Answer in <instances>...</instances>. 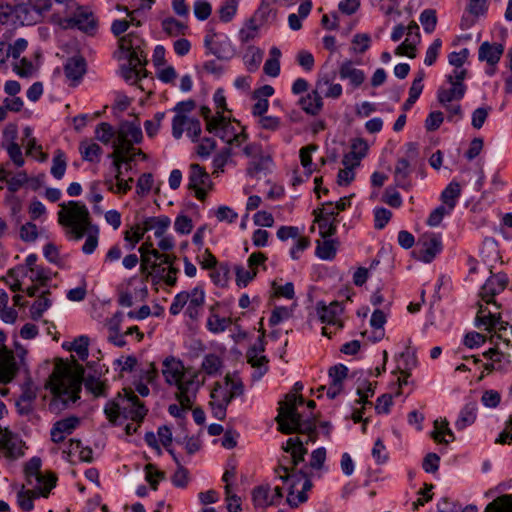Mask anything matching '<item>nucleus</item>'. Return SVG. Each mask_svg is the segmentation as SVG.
Instances as JSON below:
<instances>
[{
	"instance_id": "obj_1",
	"label": "nucleus",
	"mask_w": 512,
	"mask_h": 512,
	"mask_svg": "<svg viewBox=\"0 0 512 512\" xmlns=\"http://www.w3.org/2000/svg\"><path fill=\"white\" fill-rule=\"evenodd\" d=\"M84 367L74 362L73 366L59 359L46 380L44 387L52 394L49 410L59 413L80 398L82 384L94 396H105L106 385L94 376L84 377Z\"/></svg>"
},
{
	"instance_id": "obj_2",
	"label": "nucleus",
	"mask_w": 512,
	"mask_h": 512,
	"mask_svg": "<svg viewBox=\"0 0 512 512\" xmlns=\"http://www.w3.org/2000/svg\"><path fill=\"white\" fill-rule=\"evenodd\" d=\"M61 210L58 211V223L61 226L68 227L69 232L75 240H80L86 233H89L82 246L84 254H92L98 245V227L92 224L90 213L85 204L79 201H69L60 204Z\"/></svg>"
},
{
	"instance_id": "obj_3",
	"label": "nucleus",
	"mask_w": 512,
	"mask_h": 512,
	"mask_svg": "<svg viewBox=\"0 0 512 512\" xmlns=\"http://www.w3.org/2000/svg\"><path fill=\"white\" fill-rule=\"evenodd\" d=\"M304 398L301 395L287 394L285 401L280 402L278 415L275 420L278 430L286 435L298 433L306 434L304 444L314 443L318 439L317 420L318 415L311 413L307 418L298 412V406L303 405Z\"/></svg>"
},
{
	"instance_id": "obj_4",
	"label": "nucleus",
	"mask_w": 512,
	"mask_h": 512,
	"mask_svg": "<svg viewBox=\"0 0 512 512\" xmlns=\"http://www.w3.org/2000/svg\"><path fill=\"white\" fill-rule=\"evenodd\" d=\"M304 398L301 395L287 394L285 401L280 402L278 415L275 420L278 430L286 435L298 433L306 434L304 444L314 443L318 439L317 420L318 415L311 413L307 418L298 412V406L303 405Z\"/></svg>"
},
{
	"instance_id": "obj_5",
	"label": "nucleus",
	"mask_w": 512,
	"mask_h": 512,
	"mask_svg": "<svg viewBox=\"0 0 512 512\" xmlns=\"http://www.w3.org/2000/svg\"><path fill=\"white\" fill-rule=\"evenodd\" d=\"M183 362L173 356L167 357L163 361L162 374L166 383L175 385L178 391L175 398L178 402L185 403V407H189L190 399L187 397V390L197 388L200 389L201 383L198 381V372H194L189 377L185 374Z\"/></svg>"
},
{
	"instance_id": "obj_6",
	"label": "nucleus",
	"mask_w": 512,
	"mask_h": 512,
	"mask_svg": "<svg viewBox=\"0 0 512 512\" xmlns=\"http://www.w3.org/2000/svg\"><path fill=\"white\" fill-rule=\"evenodd\" d=\"M275 475L287 485V503L291 507H297L307 500L306 492L311 489L312 482L305 468L290 469L288 466L279 464L274 469Z\"/></svg>"
},
{
	"instance_id": "obj_7",
	"label": "nucleus",
	"mask_w": 512,
	"mask_h": 512,
	"mask_svg": "<svg viewBox=\"0 0 512 512\" xmlns=\"http://www.w3.org/2000/svg\"><path fill=\"white\" fill-rule=\"evenodd\" d=\"M143 140V133L137 121H123L118 130L116 140L112 147L118 157L122 158L124 164L129 165L135 161L134 144H140Z\"/></svg>"
},
{
	"instance_id": "obj_8",
	"label": "nucleus",
	"mask_w": 512,
	"mask_h": 512,
	"mask_svg": "<svg viewBox=\"0 0 512 512\" xmlns=\"http://www.w3.org/2000/svg\"><path fill=\"white\" fill-rule=\"evenodd\" d=\"M124 391L126 395L125 406L120 407L117 402L109 401L104 408V413L107 419L113 425L118 424V419L121 415L124 419L130 418L135 422H141L148 412V409L145 407L144 403L139 400L133 391Z\"/></svg>"
},
{
	"instance_id": "obj_9",
	"label": "nucleus",
	"mask_w": 512,
	"mask_h": 512,
	"mask_svg": "<svg viewBox=\"0 0 512 512\" xmlns=\"http://www.w3.org/2000/svg\"><path fill=\"white\" fill-rule=\"evenodd\" d=\"M15 347L18 351V360L11 350L6 347L0 348V383L2 384L10 383L20 370H24L26 374L29 373L25 362L27 351L17 342Z\"/></svg>"
},
{
	"instance_id": "obj_10",
	"label": "nucleus",
	"mask_w": 512,
	"mask_h": 512,
	"mask_svg": "<svg viewBox=\"0 0 512 512\" xmlns=\"http://www.w3.org/2000/svg\"><path fill=\"white\" fill-rule=\"evenodd\" d=\"M419 151L413 142L406 144V152L399 157L394 168V183L398 188L409 190L412 187L411 174L418 163Z\"/></svg>"
},
{
	"instance_id": "obj_11",
	"label": "nucleus",
	"mask_w": 512,
	"mask_h": 512,
	"mask_svg": "<svg viewBox=\"0 0 512 512\" xmlns=\"http://www.w3.org/2000/svg\"><path fill=\"white\" fill-rule=\"evenodd\" d=\"M41 459L39 457L31 458L25 465V476L29 485H32L35 481L38 487L43 488L41 490V496L48 497L52 488L55 487L57 478L54 474L43 475L41 469Z\"/></svg>"
},
{
	"instance_id": "obj_12",
	"label": "nucleus",
	"mask_w": 512,
	"mask_h": 512,
	"mask_svg": "<svg viewBox=\"0 0 512 512\" xmlns=\"http://www.w3.org/2000/svg\"><path fill=\"white\" fill-rule=\"evenodd\" d=\"M265 332L263 331L261 336L258 337L257 342L251 346L247 353V362L255 368L252 373V379L254 381L260 380L268 371V358L262 353L265 351Z\"/></svg>"
},
{
	"instance_id": "obj_13",
	"label": "nucleus",
	"mask_w": 512,
	"mask_h": 512,
	"mask_svg": "<svg viewBox=\"0 0 512 512\" xmlns=\"http://www.w3.org/2000/svg\"><path fill=\"white\" fill-rule=\"evenodd\" d=\"M204 46L218 59L229 60L235 54L231 41L226 35H218L213 29H209L205 38Z\"/></svg>"
},
{
	"instance_id": "obj_14",
	"label": "nucleus",
	"mask_w": 512,
	"mask_h": 512,
	"mask_svg": "<svg viewBox=\"0 0 512 512\" xmlns=\"http://www.w3.org/2000/svg\"><path fill=\"white\" fill-rule=\"evenodd\" d=\"M21 393L15 401L17 413L29 416L34 411V403L38 394V386L33 382L30 374H26L24 382L20 385Z\"/></svg>"
},
{
	"instance_id": "obj_15",
	"label": "nucleus",
	"mask_w": 512,
	"mask_h": 512,
	"mask_svg": "<svg viewBox=\"0 0 512 512\" xmlns=\"http://www.w3.org/2000/svg\"><path fill=\"white\" fill-rule=\"evenodd\" d=\"M508 283L509 278L506 273H492L481 286L479 296L487 304H494L500 307L494 298L506 289Z\"/></svg>"
},
{
	"instance_id": "obj_16",
	"label": "nucleus",
	"mask_w": 512,
	"mask_h": 512,
	"mask_svg": "<svg viewBox=\"0 0 512 512\" xmlns=\"http://www.w3.org/2000/svg\"><path fill=\"white\" fill-rule=\"evenodd\" d=\"M315 309L321 323L336 326V330L343 328L344 324L339 317L343 313L344 307L340 302L332 301L326 305L324 301H319Z\"/></svg>"
},
{
	"instance_id": "obj_17",
	"label": "nucleus",
	"mask_w": 512,
	"mask_h": 512,
	"mask_svg": "<svg viewBox=\"0 0 512 512\" xmlns=\"http://www.w3.org/2000/svg\"><path fill=\"white\" fill-rule=\"evenodd\" d=\"M476 326L484 327L488 332L498 331V338H502L501 333L506 331L509 323L503 321L500 314L491 313L483 305H479V309L476 315Z\"/></svg>"
},
{
	"instance_id": "obj_18",
	"label": "nucleus",
	"mask_w": 512,
	"mask_h": 512,
	"mask_svg": "<svg viewBox=\"0 0 512 512\" xmlns=\"http://www.w3.org/2000/svg\"><path fill=\"white\" fill-rule=\"evenodd\" d=\"M442 251L441 237L435 234L424 235L419 240L418 249L415 252L417 259L430 263Z\"/></svg>"
},
{
	"instance_id": "obj_19",
	"label": "nucleus",
	"mask_w": 512,
	"mask_h": 512,
	"mask_svg": "<svg viewBox=\"0 0 512 512\" xmlns=\"http://www.w3.org/2000/svg\"><path fill=\"white\" fill-rule=\"evenodd\" d=\"M64 74L71 86H77L87 71V62L81 55L72 56L64 64Z\"/></svg>"
},
{
	"instance_id": "obj_20",
	"label": "nucleus",
	"mask_w": 512,
	"mask_h": 512,
	"mask_svg": "<svg viewBox=\"0 0 512 512\" xmlns=\"http://www.w3.org/2000/svg\"><path fill=\"white\" fill-rule=\"evenodd\" d=\"M80 425V418L77 416H69L56 421L51 430V441L54 443H61L65 440L66 436L71 435Z\"/></svg>"
},
{
	"instance_id": "obj_21",
	"label": "nucleus",
	"mask_w": 512,
	"mask_h": 512,
	"mask_svg": "<svg viewBox=\"0 0 512 512\" xmlns=\"http://www.w3.org/2000/svg\"><path fill=\"white\" fill-rule=\"evenodd\" d=\"M207 130L228 144L236 132L230 119L226 118L221 112H217L213 120L209 121Z\"/></svg>"
},
{
	"instance_id": "obj_22",
	"label": "nucleus",
	"mask_w": 512,
	"mask_h": 512,
	"mask_svg": "<svg viewBox=\"0 0 512 512\" xmlns=\"http://www.w3.org/2000/svg\"><path fill=\"white\" fill-rule=\"evenodd\" d=\"M75 7L76 21H79L76 28L87 35L93 36L98 29L97 19L88 8L79 5Z\"/></svg>"
},
{
	"instance_id": "obj_23",
	"label": "nucleus",
	"mask_w": 512,
	"mask_h": 512,
	"mask_svg": "<svg viewBox=\"0 0 512 512\" xmlns=\"http://www.w3.org/2000/svg\"><path fill=\"white\" fill-rule=\"evenodd\" d=\"M283 450L291 454L289 462L291 464L290 469H297V466L304 462L305 455L307 454V448L304 446V442L299 437H291L287 440L286 446Z\"/></svg>"
},
{
	"instance_id": "obj_24",
	"label": "nucleus",
	"mask_w": 512,
	"mask_h": 512,
	"mask_svg": "<svg viewBox=\"0 0 512 512\" xmlns=\"http://www.w3.org/2000/svg\"><path fill=\"white\" fill-rule=\"evenodd\" d=\"M14 16L21 25H34L41 21L42 16L32 6L28 5V0L14 6Z\"/></svg>"
},
{
	"instance_id": "obj_25",
	"label": "nucleus",
	"mask_w": 512,
	"mask_h": 512,
	"mask_svg": "<svg viewBox=\"0 0 512 512\" xmlns=\"http://www.w3.org/2000/svg\"><path fill=\"white\" fill-rule=\"evenodd\" d=\"M188 296L189 300L186 304L185 313L190 319L196 320L200 316L205 303V292L201 287L196 286L191 292H188Z\"/></svg>"
},
{
	"instance_id": "obj_26",
	"label": "nucleus",
	"mask_w": 512,
	"mask_h": 512,
	"mask_svg": "<svg viewBox=\"0 0 512 512\" xmlns=\"http://www.w3.org/2000/svg\"><path fill=\"white\" fill-rule=\"evenodd\" d=\"M504 52V46L499 43L483 42L478 51L480 61H486L489 65L495 66Z\"/></svg>"
},
{
	"instance_id": "obj_27",
	"label": "nucleus",
	"mask_w": 512,
	"mask_h": 512,
	"mask_svg": "<svg viewBox=\"0 0 512 512\" xmlns=\"http://www.w3.org/2000/svg\"><path fill=\"white\" fill-rule=\"evenodd\" d=\"M188 189L207 186L208 189L212 188L210 175L199 164L193 163L190 165L188 177Z\"/></svg>"
},
{
	"instance_id": "obj_28",
	"label": "nucleus",
	"mask_w": 512,
	"mask_h": 512,
	"mask_svg": "<svg viewBox=\"0 0 512 512\" xmlns=\"http://www.w3.org/2000/svg\"><path fill=\"white\" fill-rule=\"evenodd\" d=\"M339 76L342 80L348 79L354 88L359 87L365 81V73L355 68L351 60H346L340 65Z\"/></svg>"
},
{
	"instance_id": "obj_29",
	"label": "nucleus",
	"mask_w": 512,
	"mask_h": 512,
	"mask_svg": "<svg viewBox=\"0 0 512 512\" xmlns=\"http://www.w3.org/2000/svg\"><path fill=\"white\" fill-rule=\"evenodd\" d=\"M478 406L475 401L467 402L461 409L458 419L455 422L457 430H464L465 428L474 424L477 419Z\"/></svg>"
},
{
	"instance_id": "obj_30",
	"label": "nucleus",
	"mask_w": 512,
	"mask_h": 512,
	"mask_svg": "<svg viewBox=\"0 0 512 512\" xmlns=\"http://www.w3.org/2000/svg\"><path fill=\"white\" fill-rule=\"evenodd\" d=\"M170 224L171 220L168 216L160 215L156 217H147L143 221L142 227L145 233L150 230H154L155 237L159 238L165 234Z\"/></svg>"
},
{
	"instance_id": "obj_31",
	"label": "nucleus",
	"mask_w": 512,
	"mask_h": 512,
	"mask_svg": "<svg viewBox=\"0 0 512 512\" xmlns=\"http://www.w3.org/2000/svg\"><path fill=\"white\" fill-rule=\"evenodd\" d=\"M299 105L309 115L316 116L323 107V100L320 93L315 89L306 96L299 99Z\"/></svg>"
},
{
	"instance_id": "obj_32",
	"label": "nucleus",
	"mask_w": 512,
	"mask_h": 512,
	"mask_svg": "<svg viewBox=\"0 0 512 512\" xmlns=\"http://www.w3.org/2000/svg\"><path fill=\"white\" fill-rule=\"evenodd\" d=\"M351 151L346 153L342 159V164L351 168L359 166L361 159L366 155L367 145L362 140H357L352 144Z\"/></svg>"
},
{
	"instance_id": "obj_33",
	"label": "nucleus",
	"mask_w": 512,
	"mask_h": 512,
	"mask_svg": "<svg viewBox=\"0 0 512 512\" xmlns=\"http://www.w3.org/2000/svg\"><path fill=\"white\" fill-rule=\"evenodd\" d=\"M252 501L256 508H267L274 506L272 494H270V485L263 484L253 488Z\"/></svg>"
},
{
	"instance_id": "obj_34",
	"label": "nucleus",
	"mask_w": 512,
	"mask_h": 512,
	"mask_svg": "<svg viewBox=\"0 0 512 512\" xmlns=\"http://www.w3.org/2000/svg\"><path fill=\"white\" fill-rule=\"evenodd\" d=\"M73 452L79 453V459L82 462L91 463L93 461V450L88 446H83L79 439H70L69 450H63V454L66 455L64 458L69 461V457Z\"/></svg>"
},
{
	"instance_id": "obj_35",
	"label": "nucleus",
	"mask_w": 512,
	"mask_h": 512,
	"mask_svg": "<svg viewBox=\"0 0 512 512\" xmlns=\"http://www.w3.org/2000/svg\"><path fill=\"white\" fill-rule=\"evenodd\" d=\"M315 221L319 225V233L323 239L330 238L336 234L337 231V218L330 219L329 217L319 215L318 210H314Z\"/></svg>"
},
{
	"instance_id": "obj_36",
	"label": "nucleus",
	"mask_w": 512,
	"mask_h": 512,
	"mask_svg": "<svg viewBox=\"0 0 512 512\" xmlns=\"http://www.w3.org/2000/svg\"><path fill=\"white\" fill-rule=\"evenodd\" d=\"M466 91L463 87L452 86L450 88L440 87L437 90V100L442 106H447L453 100H461Z\"/></svg>"
},
{
	"instance_id": "obj_37",
	"label": "nucleus",
	"mask_w": 512,
	"mask_h": 512,
	"mask_svg": "<svg viewBox=\"0 0 512 512\" xmlns=\"http://www.w3.org/2000/svg\"><path fill=\"white\" fill-rule=\"evenodd\" d=\"M461 186L456 181H451L446 188L441 192L440 200L443 204L449 206L454 210L457 205L458 199L461 196Z\"/></svg>"
},
{
	"instance_id": "obj_38",
	"label": "nucleus",
	"mask_w": 512,
	"mask_h": 512,
	"mask_svg": "<svg viewBox=\"0 0 512 512\" xmlns=\"http://www.w3.org/2000/svg\"><path fill=\"white\" fill-rule=\"evenodd\" d=\"M263 56L264 52L261 49L250 46L243 56L246 69L251 73L257 71L262 62Z\"/></svg>"
},
{
	"instance_id": "obj_39",
	"label": "nucleus",
	"mask_w": 512,
	"mask_h": 512,
	"mask_svg": "<svg viewBox=\"0 0 512 512\" xmlns=\"http://www.w3.org/2000/svg\"><path fill=\"white\" fill-rule=\"evenodd\" d=\"M231 323V318L220 317L218 314L213 313V308H210V316L206 323V327L210 332L214 334L224 332Z\"/></svg>"
},
{
	"instance_id": "obj_40",
	"label": "nucleus",
	"mask_w": 512,
	"mask_h": 512,
	"mask_svg": "<svg viewBox=\"0 0 512 512\" xmlns=\"http://www.w3.org/2000/svg\"><path fill=\"white\" fill-rule=\"evenodd\" d=\"M331 79L328 74L320 75L316 82V90L319 92L323 86L328 85V90L324 92L325 97L337 99L342 95V86L338 83L332 84Z\"/></svg>"
},
{
	"instance_id": "obj_41",
	"label": "nucleus",
	"mask_w": 512,
	"mask_h": 512,
	"mask_svg": "<svg viewBox=\"0 0 512 512\" xmlns=\"http://www.w3.org/2000/svg\"><path fill=\"white\" fill-rule=\"evenodd\" d=\"M397 370L400 373H405L406 376H410V371L417 366V358L414 351H411L409 347L399 355Z\"/></svg>"
},
{
	"instance_id": "obj_42",
	"label": "nucleus",
	"mask_w": 512,
	"mask_h": 512,
	"mask_svg": "<svg viewBox=\"0 0 512 512\" xmlns=\"http://www.w3.org/2000/svg\"><path fill=\"white\" fill-rule=\"evenodd\" d=\"M223 366L220 356L215 353L206 354L203 358L201 368L209 376L218 374Z\"/></svg>"
},
{
	"instance_id": "obj_43",
	"label": "nucleus",
	"mask_w": 512,
	"mask_h": 512,
	"mask_svg": "<svg viewBox=\"0 0 512 512\" xmlns=\"http://www.w3.org/2000/svg\"><path fill=\"white\" fill-rule=\"evenodd\" d=\"M198 391H199V389H197V388L187 390L186 395L190 399V402H191L189 404V407L186 408L185 407L186 404L182 403V402H179L180 405L171 404L168 407L169 414L175 418H179V419L185 418V412L192 409V406H193V403H194V400L196 398Z\"/></svg>"
},
{
	"instance_id": "obj_44",
	"label": "nucleus",
	"mask_w": 512,
	"mask_h": 512,
	"mask_svg": "<svg viewBox=\"0 0 512 512\" xmlns=\"http://www.w3.org/2000/svg\"><path fill=\"white\" fill-rule=\"evenodd\" d=\"M118 44L121 51L142 50L141 46L144 44V40L137 32H130L120 37Z\"/></svg>"
},
{
	"instance_id": "obj_45",
	"label": "nucleus",
	"mask_w": 512,
	"mask_h": 512,
	"mask_svg": "<svg viewBox=\"0 0 512 512\" xmlns=\"http://www.w3.org/2000/svg\"><path fill=\"white\" fill-rule=\"evenodd\" d=\"M66 168L67 161L65 153L58 149L54 153L50 172L55 179L60 180L63 178Z\"/></svg>"
},
{
	"instance_id": "obj_46",
	"label": "nucleus",
	"mask_w": 512,
	"mask_h": 512,
	"mask_svg": "<svg viewBox=\"0 0 512 512\" xmlns=\"http://www.w3.org/2000/svg\"><path fill=\"white\" fill-rule=\"evenodd\" d=\"M483 512H512V495L505 494L494 499Z\"/></svg>"
},
{
	"instance_id": "obj_47",
	"label": "nucleus",
	"mask_w": 512,
	"mask_h": 512,
	"mask_svg": "<svg viewBox=\"0 0 512 512\" xmlns=\"http://www.w3.org/2000/svg\"><path fill=\"white\" fill-rule=\"evenodd\" d=\"M38 488H39L38 493L35 491H32V490H23V489L18 492L17 503L22 510H24L26 512H30L31 510H33V508H34L33 500H34V498L41 495V490H43V488H41V487H38Z\"/></svg>"
},
{
	"instance_id": "obj_48",
	"label": "nucleus",
	"mask_w": 512,
	"mask_h": 512,
	"mask_svg": "<svg viewBox=\"0 0 512 512\" xmlns=\"http://www.w3.org/2000/svg\"><path fill=\"white\" fill-rule=\"evenodd\" d=\"M272 162V159L269 155H264L263 153L257 158L252 159L247 167V175L250 177L257 176L260 172L267 169L268 164Z\"/></svg>"
},
{
	"instance_id": "obj_49",
	"label": "nucleus",
	"mask_w": 512,
	"mask_h": 512,
	"mask_svg": "<svg viewBox=\"0 0 512 512\" xmlns=\"http://www.w3.org/2000/svg\"><path fill=\"white\" fill-rule=\"evenodd\" d=\"M50 294L49 290L42 292L40 298L36 300L31 307V317L33 320H39L43 313L51 307V301L46 296Z\"/></svg>"
},
{
	"instance_id": "obj_50",
	"label": "nucleus",
	"mask_w": 512,
	"mask_h": 512,
	"mask_svg": "<svg viewBox=\"0 0 512 512\" xmlns=\"http://www.w3.org/2000/svg\"><path fill=\"white\" fill-rule=\"evenodd\" d=\"M211 402H218L220 404L229 405L233 400V395L228 391L225 383L222 385L219 382L215 383L213 390L211 391Z\"/></svg>"
},
{
	"instance_id": "obj_51",
	"label": "nucleus",
	"mask_w": 512,
	"mask_h": 512,
	"mask_svg": "<svg viewBox=\"0 0 512 512\" xmlns=\"http://www.w3.org/2000/svg\"><path fill=\"white\" fill-rule=\"evenodd\" d=\"M83 160L94 162L102 153V148L97 143L82 142L79 147Z\"/></svg>"
},
{
	"instance_id": "obj_52",
	"label": "nucleus",
	"mask_w": 512,
	"mask_h": 512,
	"mask_svg": "<svg viewBox=\"0 0 512 512\" xmlns=\"http://www.w3.org/2000/svg\"><path fill=\"white\" fill-rule=\"evenodd\" d=\"M88 346L89 337L86 335L78 336L71 343H69V347L78 355L79 359L82 361H85L88 358Z\"/></svg>"
},
{
	"instance_id": "obj_53",
	"label": "nucleus",
	"mask_w": 512,
	"mask_h": 512,
	"mask_svg": "<svg viewBox=\"0 0 512 512\" xmlns=\"http://www.w3.org/2000/svg\"><path fill=\"white\" fill-rule=\"evenodd\" d=\"M315 253L320 259L332 260L336 255L335 242L328 238L324 239L323 242H318Z\"/></svg>"
},
{
	"instance_id": "obj_54",
	"label": "nucleus",
	"mask_w": 512,
	"mask_h": 512,
	"mask_svg": "<svg viewBox=\"0 0 512 512\" xmlns=\"http://www.w3.org/2000/svg\"><path fill=\"white\" fill-rule=\"evenodd\" d=\"M452 211V208L442 203L441 205L437 206L433 211H431L426 221L427 225H429L430 227L439 226L443 218L446 215H449Z\"/></svg>"
},
{
	"instance_id": "obj_55",
	"label": "nucleus",
	"mask_w": 512,
	"mask_h": 512,
	"mask_svg": "<svg viewBox=\"0 0 512 512\" xmlns=\"http://www.w3.org/2000/svg\"><path fill=\"white\" fill-rule=\"evenodd\" d=\"M96 138L103 144H109L113 138L116 139L117 131L115 132L111 124L107 122L100 123L95 130Z\"/></svg>"
},
{
	"instance_id": "obj_56",
	"label": "nucleus",
	"mask_w": 512,
	"mask_h": 512,
	"mask_svg": "<svg viewBox=\"0 0 512 512\" xmlns=\"http://www.w3.org/2000/svg\"><path fill=\"white\" fill-rule=\"evenodd\" d=\"M236 284L239 287H246L257 275L256 269H245L241 265L235 266Z\"/></svg>"
},
{
	"instance_id": "obj_57",
	"label": "nucleus",
	"mask_w": 512,
	"mask_h": 512,
	"mask_svg": "<svg viewBox=\"0 0 512 512\" xmlns=\"http://www.w3.org/2000/svg\"><path fill=\"white\" fill-rule=\"evenodd\" d=\"M419 20L426 33H432L437 25V15L434 9H425L421 12Z\"/></svg>"
},
{
	"instance_id": "obj_58",
	"label": "nucleus",
	"mask_w": 512,
	"mask_h": 512,
	"mask_svg": "<svg viewBox=\"0 0 512 512\" xmlns=\"http://www.w3.org/2000/svg\"><path fill=\"white\" fill-rule=\"evenodd\" d=\"M238 1L226 0L219 8V18L222 22H230L237 12Z\"/></svg>"
},
{
	"instance_id": "obj_59",
	"label": "nucleus",
	"mask_w": 512,
	"mask_h": 512,
	"mask_svg": "<svg viewBox=\"0 0 512 512\" xmlns=\"http://www.w3.org/2000/svg\"><path fill=\"white\" fill-rule=\"evenodd\" d=\"M145 235L142 225L136 224L130 230L124 232V240L129 243L128 249L132 250Z\"/></svg>"
},
{
	"instance_id": "obj_60",
	"label": "nucleus",
	"mask_w": 512,
	"mask_h": 512,
	"mask_svg": "<svg viewBox=\"0 0 512 512\" xmlns=\"http://www.w3.org/2000/svg\"><path fill=\"white\" fill-rule=\"evenodd\" d=\"M348 368L344 364H337L329 368L328 376L331 379L330 383H335L343 386V381L347 378Z\"/></svg>"
},
{
	"instance_id": "obj_61",
	"label": "nucleus",
	"mask_w": 512,
	"mask_h": 512,
	"mask_svg": "<svg viewBox=\"0 0 512 512\" xmlns=\"http://www.w3.org/2000/svg\"><path fill=\"white\" fill-rule=\"evenodd\" d=\"M146 480L153 490L158 489L159 481L165 478V473L156 469L155 465L149 463L145 466Z\"/></svg>"
},
{
	"instance_id": "obj_62",
	"label": "nucleus",
	"mask_w": 512,
	"mask_h": 512,
	"mask_svg": "<svg viewBox=\"0 0 512 512\" xmlns=\"http://www.w3.org/2000/svg\"><path fill=\"white\" fill-rule=\"evenodd\" d=\"M231 157V148L226 147L222 149L219 153H217L213 158V167L214 172L213 174L223 172L224 166L228 163Z\"/></svg>"
},
{
	"instance_id": "obj_63",
	"label": "nucleus",
	"mask_w": 512,
	"mask_h": 512,
	"mask_svg": "<svg viewBox=\"0 0 512 512\" xmlns=\"http://www.w3.org/2000/svg\"><path fill=\"white\" fill-rule=\"evenodd\" d=\"M216 141L213 138L205 137L196 147V153L202 159H207L216 148Z\"/></svg>"
},
{
	"instance_id": "obj_64",
	"label": "nucleus",
	"mask_w": 512,
	"mask_h": 512,
	"mask_svg": "<svg viewBox=\"0 0 512 512\" xmlns=\"http://www.w3.org/2000/svg\"><path fill=\"white\" fill-rule=\"evenodd\" d=\"M162 28L167 34H169L171 36H177V35L183 33V30L186 27L184 24H182L180 21L176 20L175 18L169 17L162 21Z\"/></svg>"
}]
</instances>
